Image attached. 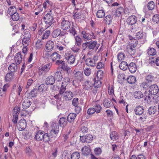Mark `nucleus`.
<instances>
[{"mask_svg":"<svg viewBox=\"0 0 159 159\" xmlns=\"http://www.w3.org/2000/svg\"><path fill=\"white\" fill-rule=\"evenodd\" d=\"M43 19L46 24V26L47 28H48L53 23L54 19L52 15L46 14L44 17Z\"/></svg>","mask_w":159,"mask_h":159,"instance_id":"f257e3e1","label":"nucleus"},{"mask_svg":"<svg viewBox=\"0 0 159 159\" xmlns=\"http://www.w3.org/2000/svg\"><path fill=\"white\" fill-rule=\"evenodd\" d=\"M65 57L67 60V63L70 65L73 64L75 61V56L70 52H67L65 53Z\"/></svg>","mask_w":159,"mask_h":159,"instance_id":"f03ea898","label":"nucleus"},{"mask_svg":"<svg viewBox=\"0 0 159 159\" xmlns=\"http://www.w3.org/2000/svg\"><path fill=\"white\" fill-rule=\"evenodd\" d=\"M159 89L158 86L155 84L151 85L149 88V95H156L158 93Z\"/></svg>","mask_w":159,"mask_h":159,"instance_id":"7ed1b4c3","label":"nucleus"},{"mask_svg":"<svg viewBox=\"0 0 159 159\" xmlns=\"http://www.w3.org/2000/svg\"><path fill=\"white\" fill-rule=\"evenodd\" d=\"M70 22L67 18H63L61 23V27L63 30H66L70 28Z\"/></svg>","mask_w":159,"mask_h":159,"instance_id":"20e7f679","label":"nucleus"},{"mask_svg":"<svg viewBox=\"0 0 159 159\" xmlns=\"http://www.w3.org/2000/svg\"><path fill=\"white\" fill-rule=\"evenodd\" d=\"M10 86L8 84H5L2 88H0V97L4 98L6 96L7 89Z\"/></svg>","mask_w":159,"mask_h":159,"instance_id":"39448f33","label":"nucleus"},{"mask_svg":"<svg viewBox=\"0 0 159 159\" xmlns=\"http://www.w3.org/2000/svg\"><path fill=\"white\" fill-rule=\"evenodd\" d=\"M14 60L16 62L15 63L18 65L21 63L22 61L23 62L25 61L24 58L23 57V56L21 54V53L20 52L17 53L16 54L14 57Z\"/></svg>","mask_w":159,"mask_h":159,"instance_id":"423d86ee","label":"nucleus"},{"mask_svg":"<svg viewBox=\"0 0 159 159\" xmlns=\"http://www.w3.org/2000/svg\"><path fill=\"white\" fill-rule=\"evenodd\" d=\"M18 129L19 131L24 130L26 126V120L24 119L20 120L18 123Z\"/></svg>","mask_w":159,"mask_h":159,"instance_id":"0eeeda50","label":"nucleus"},{"mask_svg":"<svg viewBox=\"0 0 159 159\" xmlns=\"http://www.w3.org/2000/svg\"><path fill=\"white\" fill-rule=\"evenodd\" d=\"M31 102L28 98H24L22 100V106L23 109H26L30 107Z\"/></svg>","mask_w":159,"mask_h":159,"instance_id":"6e6552de","label":"nucleus"},{"mask_svg":"<svg viewBox=\"0 0 159 159\" xmlns=\"http://www.w3.org/2000/svg\"><path fill=\"white\" fill-rule=\"evenodd\" d=\"M53 135L52 134H51L50 132L49 134V135L48 133H45L44 132L43 140L44 142H48L49 141H52V139L53 138Z\"/></svg>","mask_w":159,"mask_h":159,"instance_id":"1a4fd4ad","label":"nucleus"},{"mask_svg":"<svg viewBox=\"0 0 159 159\" xmlns=\"http://www.w3.org/2000/svg\"><path fill=\"white\" fill-rule=\"evenodd\" d=\"M88 49L91 50H93L95 48L97 50L98 46L97 45V43L96 41L91 42V41H88Z\"/></svg>","mask_w":159,"mask_h":159,"instance_id":"9d476101","label":"nucleus"},{"mask_svg":"<svg viewBox=\"0 0 159 159\" xmlns=\"http://www.w3.org/2000/svg\"><path fill=\"white\" fill-rule=\"evenodd\" d=\"M59 125L58 124L55 123H52V129L50 131L51 134H58L59 131Z\"/></svg>","mask_w":159,"mask_h":159,"instance_id":"9b49d317","label":"nucleus"},{"mask_svg":"<svg viewBox=\"0 0 159 159\" xmlns=\"http://www.w3.org/2000/svg\"><path fill=\"white\" fill-rule=\"evenodd\" d=\"M54 46V43L52 41H48L46 45L45 48L48 52L51 51L53 48Z\"/></svg>","mask_w":159,"mask_h":159,"instance_id":"f8f14e48","label":"nucleus"},{"mask_svg":"<svg viewBox=\"0 0 159 159\" xmlns=\"http://www.w3.org/2000/svg\"><path fill=\"white\" fill-rule=\"evenodd\" d=\"M143 107L142 106L136 107L134 109L135 114L137 115H141L144 112Z\"/></svg>","mask_w":159,"mask_h":159,"instance_id":"ddd939ff","label":"nucleus"},{"mask_svg":"<svg viewBox=\"0 0 159 159\" xmlns=\"http://www.w3.org/2000/svg\"><path fill=\"white\" fill-rule=\"evenodd\" d=\"M157 111V107L154 106H150L148 109V114L152 116L155 114Z\"/></svg>","mask_w":159,"mask_h":159,"instance_id":"4468645a","label":"nucleus"},{"mask_svg":"<svg viewBox=\"0 0 159 159\" xmlns=\"http://www.w3.org/2000/svg\"><path fill=\"white\" fill-rule=\"evenodd\" d=\"M18 64L15 63H12L8 67V69L10 72L14 73L16 72L18 69Z\"/></svg>","mask_w":159,"mask_h":159,"instance_id":"2eb2a0df","label":"nucleus"},{"mask_svg":"<svg viewBox=\"0 0 159 159\" xmlns=\"http://www.w3.org/2000/svg\"><path fill=\"white\" fill-rule=\"evenodd\" d=\"M136 21L137 17L135 16H131L127 19V22L129 25H132L136 23Z\"/></svg>","mask_w":159,"mask_h":159,"instance_id":"dca6fc26","label":"nucleus"},{"mask_svg":"<svg viewBox=\"0 0 159 159\" xmlns=\"http://www.w3.org/2000/svg\"><path fill=\"white\" fill-rule=\"evenodd\" d=\"M55 81L54 77L52 75H50L46 79L45 82L47 85H52L54 84Z\"/></svg>","mask_w":159,"mask_h":159,"instance_id":"f3484780","label":"nucleus"},{"mask_svg":"<svg viewBox=\"0 0 159 159\" xmlns=\"http://www.w3.org/2000/svg\"><path fill=\"white\" fill-rule=\"evenodd\" d=\"M44 132V131H43L39 130L35 135L34 139L38 141L42 140L43 138Z\"/></svg>","mask_w":159,"mask_h":159,"instance_id":"a211bd4d","label":"nucleus"},{"mask_svg":"<svg viewBox=\"0 0 159 159\" xmlns=\"http://www.w3.org/2000/svg\"><path fill=\"white\" fill-rule=\"evenodd\" d=\"M14 73L11 72L7 73L5 77V80L6 82H10L14 78Z\"/></svg>","mask_w":159,"mask_h":159,"instance_id":"6ab92c4d","label":"nucleus"},{"mask_svg":"<svg viewBox=\"0 0 159 159\" xmlns=\"http://www.w3.org/2000/svg\"><path fill=\"white\" fill-rule=\"evenodd\" d=\"M74 96V94L71 91H67L65 93L64 97L65 100L69 101Z\"/></svg>","mask_w":159,"mask_h":159,"instance_id":"aec40b11","label":"nucleus"},{"mask_svg":"<svg viewBox=\"0 0 159 159\" xmlns=\"http://www.w3.org/2000/svg\"><path fill=\"white\" fill-rule=\"evenodd\" d=\"M50 57L52 61L54 62L57 60H59L61 58V56L58 53L55 52L52 54Z\"/></svg>","mask_w":159,"mask_h":159,"instance_id":"412c9836","label":"nucleus"},{"mask_svg":"<svg viewBox=\"0 0 159 159\" xmlns=\"http://www.w3.org/2000/svg\"><path fill=\"white\" fill-rule=\"evenodd\" d=\"M128 68L129 71L132 73H134L137 70L136 66L134 62L130 63L129 64Z\"/></svg>","mask_w":159,"mask_h":159,"instance_id":"4be33fe9","label":"nucleus"},{"mask_svg":"<svg viewBox=\"0 0 159 159\" xmlns=\"http://www.w3.org/2000/svg\"><path fill=\"white\" fill-rule=\"evenodd\" d=\"M82 154L84 156L89 154L91 152V150L89 147L85 146L81 149Z\"/></svg>","mask_w":159,"mask_h":159,"instance_id":"5701e85b","label":"nucleus"},{"mask_svg":"<svg viewBox=\"0 0 159 159\" xmlns=\"http://www.w3.org/2000/svg\"><path fill=\"white\" fill-rule=\"evenodd\" d=\"M55 80L57 82L61 81L62 79V77L61 72L60 71H57L55 73L54 76Z\"/></svg>","mask_w":159,"mask_h":159,"instance_id":"b1692460","label":"nucleus"},{"mask_svg":"<svg viewBox=\"0 0 159 159\" xmlns=\"http://www.w3.org/2000/svg\"><path fill=\"white\" fill-rule=\"evenodd\" d=\"M76 116L77 115L75 113H70L68 115L67 118V120L70 123L74 122Z\"/></svg>","mask_w":159,"mask_h":159,"instance_id":"393cba45","label":"nucleus"},{"mask_svg":"<svg viewBox=\"0 0 159 159\" xmlns=\"http://www.w3.org/2000/svg\"><path fill=\"white\" fill-rule=\"evenodd\" d=\"M136 36L138 39H143L144 42L146 39V37L145 35L143 33V32L139 31L136 34Z\"/></svg>","mask_w":159,"mask_h":159,"instance_id":"a878e982","label":"nucleus"},{"mask_svg":"<svg viewBox=\"0 0 159 159\" xmlns=\"http://www.w3.org/2000/svg\"><path fill=\"white\" fill-rule=\"evenodd\" d=\"M82 37L85 41H92V39L90 37H89V33H86L85 31H83L81 32Z\"/></svg>","mask_w":159,"mask_h":159,"instance_id":"bb28decb","label":"nucleus"},{"mask_svg":"<svg viewBox=\"0 0 159 159\" xmlns=\"http://www.w3.org/2000/svg\"><path fill=\"white\" fill-rule=\"evenodd\" d=\"M84 89L87 90H91L93 88V84L89 81L87 80L84 82Z\"/></svg>","mask_w":159,"mask_h":159,"instance_id":"cd10ccee","label":"nucleus"},{"mask_svg":"<svg viewBox=\"0 0 159 159\" xmlns=\"http://www.w3.org/2000/svg\"><path fill=\"white\" fill-rule=\"evenodd\" d=\"M85 64L88 66L92 67H94L96 66V63H94V61L91 58H88L85 60Z\"/></svg>","mask_w":159,"mask_h":159,"instance_id":"c85d7f7f","label":"nucleus"},{"mask_svg":"<svg viewBox=\"0 0 159 159\" xmlns=\"http://www.w3.org/2000/svg\"><path fill=\"white\" fill-rule=\"evenodd\" d=\"M52 64L51 63H49L43 66L40 70L44 72H47L49 70L50 68L52 66Z\"/></svg>","mask_w":159,"mask_h":159,"instance_id":"c756f323","label":"nucleus"},{"mask_svg":"<svg viewBox=\"0 0 159 159\" xmlns=\"http://www.w3.org/2000/svg\"><path fill=\"white\" fill-rule=\"evenodd\" d=\"M61 30L60 29L57 28L54 30L52 34V36L54 38H56L61 34Z\"/></svg>","mask_w":159,"mask_h":159,"instance_id":"7c9ffc66","label":"nucleus"},{"mask_svg":"<svg viewBox=\"0 0 159 159\" xmlns=\"http://www.w3.org/2000/svg\"><path fill=\"white\" fill-rule=\"evenodd\" d=\"M134 96L135 98L140 99L143 97V95L142 92L140 91H137L134 92Z\"/></svg>","mask_w":159,"mask_h":159,"instance_id":"2f4dec72","label":"nucleus"},{"mask_svg":"<svg viewBox=\"0 0 159 159\" xmlns=\"http://www.w3.org/2000/svg\"><path fill=\"white\" fill-rule=\"evenodd\" d=\"M128 65L127 62L126 61H122L119 65V67L120 69L123 70H125L127 69L128 67Z\"/></svg>","mask_w":159,"mask_h":159,"instance_id":"473e14b6","label":"nucleus"},{"mask_svg":"<svg viewBox=\"0 0 159 159\" xmlns=\"http://www.w3.org/2000/svg\"><path fill=\"white\" fill-rule=\"evenodd\" d=\"M103 104L105 107L109 108L111 106L112 103L111 100L105 98L104 99Z\"/></svg>","mask_w":159,"mask_h":159,"instance_id":"72a5a7b5","label":"nucleus"},{"mask_svg":"<svg viewBox=\"0 0 159 159\" xmlns=\"http://www.w3.org/2000/svg\"><path fill=\"white\" fill-rule=\"evenodd\" d=\"M110 137L111 139L113 141L116 140L119 138L118 134L117 133L116 131L111 132L110 135Z\"/></svg>","mask_w":159,"mask_h":159,"instance_id":"f704fd0d","label":"nucleus"},{"mask_svg":"<svg viewBox=\"0 0 159 159\" xmlns=\"http://www.w3.org/2000/svg\"><path fill=\"white\" fill-rule=\"evenodd\" d=\"M148 54L150 56H154L156 55L157 52L153 48H149L147 51Z\"/></svg>","mask_w":159,"mask_h":159,"instance_id":"c9c22d12","label":"nucleus"},{"mask_svg":"<svg viewBox=\"0 0 159 159\" xmlns=\"http://www.w3.org/2000/svg\"><path fill=\"white\" fill-rule=\"evenodd\" d=\"M75 38V45L77 46L78 47H80L81 46L82 42V39L79 36H76Z\"/></svg>","mask_w":159,"mask_h":159,"instance_id":"e433bc0d","label":"nucleus"},{"mask_svg":"<svg viewBox=\"0 0 159 159\" xmlns=\"http://www.w3.org/2000/svg\"><path fill=\"white\" fill-rule=\"evenodd\" d=\"M96 113L98 114L101 112L102 107L101 106L98 104H96L93 107Z\"/></svg>","mask_w":159,"mask_h":159,"instance_id":"4c0bfd02","label":"nucleus"},{"mask_svg":"<svg viewBox=\"0 0 159 159\" xmlns=\"http://www.w3.org/2000/svg\"><path fill=\"white\" fill-rule=\"evenodd\" d=\"M67 119L65 117L61 118L59 121V123L61 126H64L66 125L67 123Z\"/></svg>","mask_w":159,"mask_h":159,"instance_id":"58836bf2","label":"nucleus"},{"mask_svg":"<svg viewBox=\"0 0 159 159\" xmlns=\"http://www.w3.org/2000/svg\"><path fill=\"white\" fill-rule=\"evenodd\" d=\"M127 81L130 84L135 83L136 81V78L134 76H131L129 77L127 79Z\"/></svg>","mask_w":159,"mask_h":159,"instance_id":"ea45409f","label":"nucleus"},{"mask_svg":"<svg viewBox=\"0 0 159 159\" xmlns=\"http://www.w3.org/2000/svg\"><path fill=\"white\" fill-rule=\"evenodd\" d=\"M105 13L103 10H99L96 13V16L98 18H102L104 16Z\"/></svg>","mask_w":159,"mask_h":159,"instance_id":"a19ab883","label":"nucleus"},{"mask_svg":"<svg viewBox=\"0 0 159 159\" xmlns=\"http://www.w3.org/2000/svg\"><path fill=\"white\" fill-rule=\"evenodd\" d=\"M16 12V9L15 7H9L8 10V14L10 15L15 13Z\"/></svg>","mask_w":159,"mask_h":159,"instance_id":"79ce46f5","label":"nucleus"},{"mask_svg":"<svg viewBox=\"0 0 159 159\" xmlns=\"http://www.w3.org/2000/svg\"><path fill=\"white\" fill-rule=\"evenodd\" d=\"M127 49L129 53L131 55H134L136 52L135 48L133 47L128 46L127 47Z\"/></svg>","mask_w":159,"mask_h":159,"instance_id":"37998d69","label":"nucleus"},{"mask_svg":"<svg viewBox=\"0 0 159 159\" xmlns=\"http://www.w3.org/2000/svg\"><path fill=\"white\" fill-rule=\"evenodd\" d=\"M80 156V155L78 152H73L71 155V159H79Z\"/></svg>","mask_w":159,"mask_h":159,"instance_id":"c03bdc74","label":"nucleus"},{"mask_svg":"<svg viewBox=\"0 0 159 159\" xmlns=\"http://www.w3.org/2000/svg\"><path fill=\"white\" fill-rule=\"evenodd\" d=\"M97 76L98 80H101L103 77V71L102 70H98L97 73Z\"/></svg>","mask_w":159,"mask_h":159,"instance_id":"a18cd8bd","label":"nucleus"},{"mask_svg":"<svg viewBox=\"0 0 159 159\" xmlns=\"http://www.w3.org/2000/svg\"><path fill=\"white\" fill-rule=\"evenodd\" d=\"M104 20L106 21L107 24L108 25H110L112 22L111 16L110 15L107 16L105 17Z\"/></svg>","mask_w":159,"mask_h":159,"instance_id":"49530a36","label":"nucleus"},{"mask_svg":"<svg viewBox=\"0 0 159 159\" xmlns=\"http://www.w3.org/2000/svg\"><path fill=\"white\" fill-rule=\"evenodd\" d=\"M50 31L49 30H46L42 36V39H47L50 34Z\"/></svg>","mask_w":159,"mask_h":159,"instance_id":"de8ad7c7","label":"nucleus"},{"mask_svg":"<svg viewBox=\"0 0 159 159\" xmlns=\"http://www.w3.org/2000/svg\"><path fill=\"white\" fill-rule=\"evenodd\" d=\"M117 78L119 82H121L124 81L125 80V75L124 74L120 73L118 75Z\"/></svg>","mask_w":159,"mask_h":159,"instance_id":"09e8293b","label":"nucleus"},{"mask_svg":"<svg viewBox=\"0 0 159 159\" xmlns=\"http://www.w3.org/2000/svg\"><path fill=\"white\" fill-rule=\"evenodd\" d=\"M11 19L13 20L16 21L19 20L20 17L19 15L16 12L11 15Z\"/></svg>","mask_w":159,"mask_h":159,"instance_id":"8fccbe9b","label":"nucleus"},{"mask_svg":"<svg viewBox=\"0 0 159 159\" xmlns=\"http://www.w3.org/2000/svg\"><path fill=\"white\" fill-rule=\"evenodd\" d=\"M145 79L146 81L150 83L154 80V76L151 75H149L146 76Z\"/></svg>","mask_w":159,"mask_h":159,"instance_id":"3c124183","label":"nucleus"},{"mask_svg":"<svg viewBox=\"0 0 159 159\" xmlns=\"http://www.w3.org/2000/svg\"><path fill=\"white\" fill-rule=\"evenodd\" d=\"M61 68L63 70L66 72L68 75L71 72L72 70L70 68L67 66H61Z\"/></svg>","mask_w":159,"mask_h":159,"instance_id":"603ef678","label":"nucleus"},{"mask_svg":"<svg viewBox=\"0 0 159 159\" xmlns=\"http://www.w3.org/2000/svg\"><path fill=\"white\" fill-rule=\"evenodd\" d=\"M23 38H26V39H30V34L29 32V30H25L24 31Z\"/></svg>","mask_w":159,"mask_h":159,"instance_id":"864d4df0","label":"nucleus"},{"mask_svg":"<svg viewBox=\"0 0 159 159\" xmlns=\"http://www.w3.org/2000/svg\"><path fill=\"white\" fill-rule=\"evenodd\" d=\"M147 7L149 10H152L154 9L155 7V4L152 1L149 2L147 5Z\"/></svg>","mask_w":159,"mask_h":159,"instance_id":"5fc2aeb1","label":"nucleus"},{"mask_svg":"<svg viewBox=\"0 0 159 159\" xmlns=\"http://www.w3.org/2000/svg\"><path fill=\"white\" fill-rule=\"evenodd\" d=\"M86 139L83 141H85V142L87 143H90L93 139V137L92 135H86Z\"/></svg>","mask_w":159,"mask_h":159,"instance_id":"6e6d98bb","label":"nucleus"},{"mask_svg":"<svg viewBox=\"0 0 159 159\" xmlns=\"http://www.w3.org/2000/svg\"><path fill=\"white\" fill-rule=\"evenodd\" d=\"M62 83L63 84L61 85V89L59 90V93L60 94H62L66 89V84H63V82H62Z\"/></svg>","mask_w":159,"mask_h":159,"instance_id":"4d7b16f0","label":"nucleus"},{"mask_svg":"<svg viewBox=\"0 0 159 159\" xmlns=\"http://www.w3.org/2000/svg\"><path fill=\"white\" fill-rule=\"evenodd\" d=\"M30 41V39H26V38H23L22 40V43L23 45L28 46L29 45Z\"/></svg>","mask_w":159,"mask_h":159,"instance_id":"13d9d810","label":"nucleus"},{"mask_svg":"<svg viewBox=\"0 0 159 159\" xmlns=\"http://www.w3.org/2000/svg\"><path fill=\"white\" fill-rule=\"evenodd\" d=\"M46 89L45 85L44 84H41L38 87V89L40 92H43L45 91Z\"/></svg>","mask_w":159,"mask_h":159,"instance_id":"bf43d9fd","label":"nucleus"},{"mask_svg":"<svg viewBox=\"0 0 159 159\" xmlns=\"http://www.w3.org/2000/svg\"><path fill=\"white\" fill-rule=\"evenodd\" d=\"M117 59L118 61H120L124 59L125 56L123 53H119L117 55Z\"/></svg>","mask_w":159,"mask_h":159,"instance_id":"052dcab7","label":"nucleus"},{"mask_svg":"<svg viewBox=\"0 0 159 159\" xmlns=\"http://www.w3.org/2000/svg\"><path fill=\"white\" fill-rule=\"evenodd\" d=\"M37 90L36 89H34L32 90L29 93V95H30L32 97H34L36 96Z\"/></svg>","mask_w":159,"mask_h":159,"instance_id":"680f3d73","label":"nucleus"},{"mask_svg":"<svg viewBox=\"0 0 159 159\" xmlns=\"http://www.w3.org/2000/svg\"><path fill=\"white\" fill-rule=\"evenodd\" d=\"M149 85V83L147 81H144L141 83L140 84V86L141 87L146 89L148 88Z\"/></svg>","mask_w":159,"mask_h":159,"instance_id":"e2e57ef3","label":"nucleus"},{"mask_svg":"<svg viewBox=\"0 0 159 159\" xmlns=\"http://www.w3.org/2000/svg\"><path fill=\"white\" fill-rule=\"evenodd\" d=\"M132 29L134 30V31H136L139 30L140 29V28L139 25L137 23H135L132 25Z\"/></svg>","mask_w":159,"mask_h":159,"instance_id":"0e129e2a","label":"nucleus"},{"mask_svg":"<svg viewBox=\"0 0 159 159\" xmlns=\"http://www.w3.org/2000/svg\"><path fill=\"white\" fill-rule=\"evenodd\" d=\"M147 118V115L145 114L139 117V120L140 122H144L146 121Z\"/></svg>","mask_w":159,"mask_h":159,"instance_id":"69168bd1","label":"nucleus"},{"mask_svg":"<svg viewBox=\"0 0 159 159\" xmlns=\"http://www.w3.org/2000/svg\"><path fill=\"white\" fill-rule=\"evenodd\" d=\"M105 67V65L102 62H98L96 68L97 69H104Z\"/></svg>","mask_w":159,"mask_h":159,"instance_id":"338daca9","label":"nucleus"},{"mask_svg":"<svg viewBox=\"0 0 159 159\" xmlns=\"http://www.w3.org/2000/svg\"><path fill=\"white\" fill-rule=\"evenodd\" d=\"M152 20L156 23L159 22V15L156 14L152 17Z\"/></svg>","mask_w":159,"mask_h":159,"instance_id":"774afa93","label":"nucleus"}]
</instances>
